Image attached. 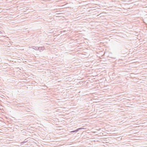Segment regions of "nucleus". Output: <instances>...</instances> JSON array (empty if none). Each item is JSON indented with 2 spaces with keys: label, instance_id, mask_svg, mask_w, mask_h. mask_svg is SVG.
Here are the masks:
<instances>
[{
  "label": "nucleus",
  "instance_id": "nucleus-1",
  "mask_svg": "<svg viewBox=\"0 0 147 147\" xmlns=\"http://www.w3.org/2000/svg\"><path fill=\"white\" fill-rule=\"evenodd\" d=\"M81 129V128H79L78 129H77L75 130L72 131H71V132H76V131H78L79 130V129Z\"/></svg>",
  "mask_w": 147,
  "mask_h": 147
}]
</instances>
